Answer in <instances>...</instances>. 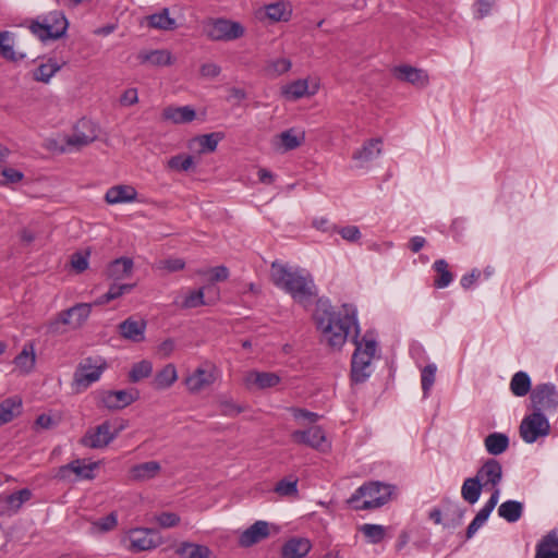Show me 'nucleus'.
Returning <instances> with one entry per match:
<instances>
[{"instance_id":"obj_1","label":"nucleus","mask_w":558,"mask_h":558,"mask_svg":"<svg viewBox=\"0 0 558 558\" xmlns=\"http://www.w3.org/2000/svg\"><path fill=\"white\" fill-rule=\"evenodd\" d=\"M314 319L323 340L336 350L345 343L350 329L354 328L353 342L356 348L351 361V380L354 384L364 383L369 377L367 369L375 355L377 343L366 336L359 340L360 328L355 310L344 304L342 311L337 312L328 300L318 299Z\"/></svg>"},{"instance_id":"obj_2","label":"nucleus","mask_w":558,"mask_h":558,"mask_svg":"<svg viewBox=\"0 0 558 558\" xmlns=\"http://www.w3.org/2000/svg\"><path fill=\"white\" fill-rule=\"evenodd\" d=\"M271 282L283 290L299 304L308 306L317 298V287L313 276L301 268H291L275 260L270 266Z\"/></svg>"},{"instance_id":"obj_3","label":"nucleus","mask_w":558,"mask_h":558,"mask_svg":"<svg viewBox=\"0 0 558 558\" xmlns=\"http://www.w3.org/2000/svg\"><path fill=\"white\" fill-rule=\"evenodd\" d=\"M393 486L380 482H369L359 487L348 499L355 510H369L386 505L392 495Z\"/></svg>"},{"instance_id":"obj_4","label":"nucleus","mask_w":558,"mask_h":558,"mask_svg":"<svg viewBox=\"0 0 558 558\" xmlns=\"http://www.w3.org/2000/svg\"><path fill=\"white\" fill-rule=\"evenodd\" d=\"M92 307V303H77L68 310L61 311L48 322L47 332L62 335L65 332L64 326H69L73 330L81 328L89 317Z\"/></svg>"},{"instance_id":"obj_5","label":"nucleus","mask_w":558,"mask_h":558,"mask_svg":"<svg viewBox=\"0 0 558 558\" xmlns=\"http://www.w3.org/2000/svg\"><path fill=\"white\" fill-rule=\"evenodd\" d=\"M69 23L60 11H53L44 16L43 21H32L29 31L41 41L59 39L65 35Z\"/></svg>"},{"instance_id":"obj_6","label":"nucleus","mask_w":558,"mask_h":558,"mask_svg":"<svg viewBox=\"0 0 558 558\" xmlns=\"http://www.w3.org/2000/svg\"><path fill=\"white\" fill-rule=\"evenodd\" d=\"M204 34L214 41H231L241 38L245 29L241 23L228 19H208L203 24Z\"/></svg>"},{"instance_id":"obj_7","label":"nucleus","mask_w":558,"mask_h":558,"mask_svg":"<svg viewBox=\"0 0 558 558\" xmlns=\"http://www.w3.org/2000/svg\"><path fill=\"white\" fill-rule=\"evenodd\" d=\"M105 368V363L97 365L93 357H86L81 361L73 375L72 387L75 392H82L92 384L96 383L100 378Z\"/></svg>"},{"instance_id":"obj_8","label":"nucleus","mask_w":558,"mask_h":558,"mask_svg":"<svg viewBox=\"0 0 558 558\" xmlns=\"http://www.w3.org/2000/svg\"><path fill=\"white\" fill-rule=\"evenodd\" d=\"M519 432L525 442L532 444L539 437L547 436L550 432V425L544 413L533 411L522 420Z\"/></svg>"},{"instance_id":"obj_9","label":"nucleus","mask_w":558,"mask_h":558,"mask_svg":"<svg viewBox=\"0 0 558 558\" xmlns=\"http://www.w3.org/2000/svg\"><path fill=\"white\" fill-rule=\"evenodd\" d=\"M219 375L217 366L206 362L197 367L191 375L184 379L186 389L191 393H198L215 384Z\"/></svg>"},{"instance_id":"obj_10","label":"nucleus","mask_w":558,"mask_h":558,"mask_svg":"<svg viewBox=\"0 0 558 558\" xmlns=\"http://www.w3.org/2000/svg\"><path fill=\"white\" fill-rule=\"evenodd\" d=\"M123 426H120L114 432H111V423L105 421L100 425L87 429L80 439V444L92 449L105 448L118 436Z\"/></svg>"},{"instance_id":"obj_11","label":"nucleus","mask_w":558,"mask_h":558,"mask_svg":"<svg viewBox=\"0 0 558 558\" xmlns=\"http://www.w3.org/2000/svg\"><path fill=\"white\" fill-rule=\"evenodd\" d=\"M138 397L133 390H101L97 393V405L110 411L122 410Z\"/></svg>"},{"instance_id":"obj_12","label":"nucleus","mask_w":558,"mask_h":558,"mask_svg":"<svg viewBox=\"0 0 558 558\" xmlns=\"http://www.w3.org/2000/svg\"><path fill=\"white\" fill-rule=\"evenodd\" d=\"M534 412L554 411L558 405V393L551 384L537 385L530 396Z\"/></svg>"},{"instance_id":"obj_13","label":"nucleus","mask_w":558,"mask_h":558,"mask_svg":"<svg viewBox=\"0 0 558 558\" xmlns=\"http://www.w3.org/2000/svg\"><path fill=\"white\" fill-rule=\"evenodd\" d=\"M84 462L85 460L83 459H76L65 465L59 466L56 473V478L66 481L70 475L74 473L80 478L93 480L95 476L94 470L98 468V462L89 464H85Z\"/></svg>"},{"instance_id":"obj_14","label":"nucleus","mask_w":558,"mask_h":558,"mask_svg":"<svg viewBox=\"0 0 558 558\" xmlns=\"http://www.w3.org/2000/svg\"><path fill=\"white\" fill-rule=\"evenodd\" d=\"M475 476L485 487L490 486L492 488H495V486H498L501 482L502 466L498 460L489 458L477 470Z\"/></svg>"},{"instance_id":"obj_15","label":"nucleus","mask_w":558,"mask_h":558,"mask_svg":"<svg viewBox=\"0 0 558 558\" xmlns=\"http://www.w3.org/2000/svg\"><path fill=\"white\" fill-rule=\"evenodd\" d=\"M397 80L410 83L415 87L423 88L428 85L429 77L426 71L411 65H399L393 69Z\"/></svg>"},{"instance_id":"obj_16","label":"nucleus","mask_w":558,"mask_h":558,"mask_svg":"<svg viewBox=\"0 0 558 558\" xmlns=\"http://www.w3.org/2000/svg\"><path fill=\"white\" fill-rule=\"evenodd\" d=\"M294 442L305 445L314 449H320L326 441L325 432L320 426L314 425L305 430H294L291 434Z\"/></svg>"},{"instance_id":"obj_17","label":"nucleus","mask_w":558,"mask_h":558,"mask_svg":"<svg viewBox=\"0 0 558 558\" xmlns=\"http://www.w3.org/2000/svg\"><path fill=\"white\" fill-rule=\"evenodd\" d=\"M131 548L134 551H143L156 548L160 544L157 532L147 529H137L131 532Z\"/></svg>"},{"instance_id":"obj_18","label":"nucleus","mask_w":558,"mask_h":558,"mask_svg":"<svg viewBox=\"0 0 558 558\" xmlns=\"http://www.w3.org/2000/svg\"><path fill=\"white\" fill-rule=\"evenodd\" d=\"M97 138L96 131L89 120L82 119L77 122L74 133L68 138L71 146L83 147Z\"/></svg>"},{"instance_id":"obj_19","label":"nucleus","mask_w":558,"mask_h":558,"mask_svg":"<svg viewBox=\"0 0 558 558\" xmlns=\"http://www.w3.org/2000/svg\"><path fill=\"white\" fill-rule=\"evenodd\" d=\"M269 536V524L266 521H256L243 531L239 537L242 547H251Z\"/></svg>"},{"instance_id":"obj_20","label":"nucleus","mask_w":558,"mask_h":558,"mask_svg":"<svg viewBox=\"0 0 558 558\" xmlns=\"http://www.w3.org/2000/svg\"><path fill=\"white\" fill-rule=\"evenodd\" d=\"M134 263L130 257H119L112 260L106 268V276L113 281H120L131 277Z\"/></svg>"},{"instance_id":"obj_21","label":"nucleus","mask_w":558,"mask_h":558,"mask_svg":"<svg viewBox=\"0 0 558 558\" xmlns=\"http://www.w3.org/2000/svg\"><path fill=\"white\" fill-rule=\"evenodd\" d=\"M145 329L146 322L144 319H134L133 317L126 318L119 325L121 336L133 342L144 340Z\"/></svg>"},{"instance_id":"obj_22","label":"nucleus","mask_w":558,"mask_h":558,"mask_svg":"<svg viewBox=\"0 0 558 558\" xmlns=\"http://www.w3.org/2000/svg\"><path fill=\"white\" fill-rule=\"evenodd\" d=\"M312 548L310 539L304 537H292L288 539L282 548V558H303Z\"/></svg>"},{"instance_id":"obj_23","label":"nucleus","mask_w":558,"mask_h":558,"mask_svg":"<svg viewBox=\"0 0 558 558\" xmlns=\"http://www.w3.org/2000/svg\"><path fill=\"white\" fill-rule=\"evenodd\" d=\"M161 470V465L157 461H147L140 464L133 465L129 475L132 481L145 482L156 477Z\"/></svg>"},{"instance_id":"obj_24","label":"nucleus","mask_w":558,"mask_h":558,"mask_svg":"<svg viewBox=\"0 0 558 558\" xmlns=\"http://www.w3.org/2000/svg\"><path fill=\"white\" fill-rule=\"evenodd\" d=\"M137 197V191L131 185H114L111 186L105 195V201L108 204L130 203Z\"/></svg>"},{"instance_id":"obj_25","label":"nucleus","mask_w":558,"mask_h":558,"mask_svg":"<svg viewBox=\"0 0 558 558\" xmlns=\"http://www.w3.org/2000/svg\"><path fill=\"white\" fill-rule=\"evenodd\" d=\"M137 60L144 63H150L156 66L171 65L173 63L172 54L166 49L142 50L137 54Z\"/></svg>"},{"instance_id":"obj_26","label":"nucleus","mask_w":558,"mask_h":558,"mask_svg":"<svg viewBox=\"0 0 558 558\" xmlns=\"http://www.w3.org/2000/svg\"><path fill=\"white\" fill-rule=\"evenodd\" d=\"M196 117L195 110L190 106L183 107H166L162 111V118L175 124H184L192 122Z\"/></svg>"},{"instance_id":"obj_27","label":"nucleus","mask_w":558,"mask_h":558,"mask_svg":"<svg viewBox=\"0 0 558 558\" xmlns=\"http://www.w3.org/2000/svg\"><path fill=\"white\" fill-rule=\"evenodd\" d=\"M245 381L247 385L266 389L277 386L280 383V377L275 373L253 371L246 375Z\"/></svg>"},{"instance_id":"obj_28","label":"nucleus","mask_w":558,"mask_h":558,"mask_svg":"<svg viewBox=\"0 0 558 558\" xmlns=\"http://www.w3.org/2000/svg\"><path fill=\"white\" fill-rule=\"evenodd\" d=\"M535 558H558V536L555 532H549L541 539Z\"/></svg>"},{"instance_id":"obj_29","label":"nucleus","mask_w":558,"mask_h":558,"mask_svg":"<svg viewBox=\"0 0 558 558\" xmlns=\"http://www.w3.org/2000/svg\"><path fill=\"white\" fill-rule=\"evenodd\" d=\"M148 26L161 31H174L178 28L177 21L170 17L169 9L163 8L160 12L147 16Z\"/></svg>"},{"instance_id":"obj_30","label":"nucleus","mask_w":558,"mask_h":558,"mask_svg":"<svg viewBox=\"0 0 558 558\" xmlns=\"http://www.w3.org/2000/svg\"><path fill=\"white\" fill-rule=\"evenodd\" d=\"M381 140L372 138L365 142L361 149L353 153L352 158L361 162H368L380 155L381 153Z\"/></svg>"},{"instance_id":"obj_31","label":"nucleus","mask_w":558,"mask_h":558,"mask_svg":"<svg viewBox=\"0 0 558 558\" xmlns=\"http://www.w3.org/2000/svg\"><path fill=\"white\" fill-rule=\"evenodd\" d=\"M175 554L181 558H210L211 550L205 545L183 542L175 549Z\"/></svg>"},{"instance_id":"obj_32","label":"nucleus","mask_w":558,"mask_h":558,"mask_svg":"<svg viewBox=\"0 0 558 558\" xmlns=\"http://www.w3.org/2000/svg\"><path fill=\"white\" fill-rule=\"evenodd\" d=\"M484 487L476 476L468 477L462 484L461 496L468 504L473 505L478 500Z\"/></svg>"},{"instance_id":"obj_33","label":"nucleus","mask_w":558,"mask_h":558,"mask_svg":"<svg viewBox=\"0 0 558 558\" xmlns=\"http://www.w3.org/2000/svg\"><path fill=\"white\" fill-rule=\"evenodd\" d=\"M487 452L492 456L504 453L509 447V437L502 433H492L484 439Z\"/></svg>"},{"instance_id":"obj_34","label":"nucleus","mask_w":558,"mask_h":558,"mask_svg":"<svg viewBox=\"0 0 558 558\" xmlns=\"http://www.w3.org/2000/svg\"><path fill=\"white\" fill-rule=\"evenodd\" d=\"M62 65L56 59L49 58L47 62L40 63L33 71V80L41 83H49L51 77L61 70Z\"/></svg>"},{"instance_id":"obj_35","label":"nucleus","mask_w":558,"mask_h":558,"mask_svg":"<svg viewBox=\"0 0 558 558\" xmlns=\"http://www.w3.org/2000/svg\"><path fill=\"white\" fill-rule=\"evenodd\" d=\"M433 269L436 272L434 277V287L442 289L448 287L453 280V274L449 269V265L445 259H437L433 264Z\"/></svg>"},{"instance_id":"obj_36","label":"nucleus","mask_w":558,"mask_h":558,"mask_svg":"<svg viewBox=\"0 0 558 558\" xmlns=\"http://www.w3.org/2000/svg\"><path fill=\"white\" fill-rule=\"evenodd\" d=\"M178 379L177 368L173 364L165 365L154 377L153 385L156 389H167Z\"/></svg>"},{"instance_id":"obj_37","label":"nucleus","mask_w":558,"mask_h":558,"mask_svg":"<svg viewBox=\"0 0 558 558\" xmlns=\"http://www.w3.org/2000/svg\"><path fill=\"white\" fill-rule=\"evenodd\" d=\"M22 400L17 397L8 398L0 403V426L11 422L19 414Z\"/></svg>"},{"instance_id":"obj_38","label":"nucleus","mask_w":558,"mask_h":558,"mask_svg":"<svg viewBox=\"0 0 558 558\" xmlns=\"http://www.w3.org/2000/svg\"><path fill=\"white\" fill-rule=\"evenodd\" d=\"M523 513V505L520 501L508 500L502 502L498 508V514L506 521L517 522Z\"/></svg>"},{"instance_id":"obj_39","label":"nucleus","mask_w":558,"mask_h":558,"mask_svg":"<svg viewBox=\"0 0 558 558\" xmlns=\"http://www.w3.org/2000/svg\"><path fill=\"white\" fill-rule=\"evenodd\" d=\"M265 14L272 22L288 21L292 14V10L289 3L279 1L266 5Z\"/></svg>"},{"instance_id":"obj_40","label":"nucleus","mask_w":558,"mask_h":558,"mask_svg":"<svg viewBox=\"0 0 558 558\" xmlns=\"http://www.w3.org/2000/svg\"><path fill=\"white\" fill-rule=\"evenodd\" d=\"M278 137L281 147H283L286 151L293 150L300 147L305 142L304 132H295L294 129H289L287 131L281 132Z\"/></svg>"},{"instance_id":"obj_41","label":"nucleus","mask_w":558,"mask_h":558,"mask_svg":"<svg viewBox=\"0 0 558 558\" xmlns=\"http://www.w3.org/2000/svg\"><path fill=\"white\" fill-rule=\"evenodd\" d=\"M531 378L525 372L515 373L510 381V390L517 397H524L531 390Z\"/></svg>"},{"instance_id":"obj_42","label":"nucleus","mask_w":558,"mask_h":558,"mask_svg":"<svg viewBox=\"0 0 558 558\" xmlns=\"http://www.w3.org/2000/svg\"><path fill=\"white\" fill-rule=\"evenodd\" d=\"M36 357L33 343H26L21 353L14 359L15 365L25 373L33 369Z\"/></svg>"},{"instance_id":"obj_43","label":"nucleus","mask_w":558,"mask_h":558,"mask_svg":"<svg viewBox=\"0 0 558 558\" xmlns=\"http://www.w3.org/2000/svg\"><path fill=\"white\" fill-rule=\"evenodd\" d=\"M222 138L223 134L221 132H214L195 137L194 142L199 145V153H213Z\"/></svg>"},{"instance_id":"obj_44","label":"nucleus","mask_w":558,"mask_h":558,"mask_svg":"<svg viewBox=\"0 0 558 558\" xmlns=\"http://www.w3.org/2000/svg\"><path fill=\"white\" fill-rule=\"evenodd\" d=\"M307 82L305 80H298L282 87V95L291 100L302 98L307 93Z\"/></svg>"},{"instance_id":"obj_45","label":"nucleus","mask_w":558,"mask_h":558,"mask_svg":"<svg viewBox=\"0 0 558 558\" xmlns=\"http://www.w3.org/2000/svg\"><path fill=\"white\" fill-rule=\"evenodd\" d=\"M153 373V364L150 361L143 360L137 363H135L130 373H129V379L131 383H138L144 378H147Z\"/></svg>"},{"instance_id":"obj_46","label":"nucleus","mask_w":558,"mask_h":558,"mask_svg":"<svg viewBox=\"0 0 558 558\" xmlns=\"http://www.w3.org/2000/svg\"><path fill=\"white\" fill-rule=\"evenodd\" d=\"M359 530L372 544L380 543L386 536V527L379 524L366 523L361 525Z\"/></svg>"},{"instance_id":"obj_47","label":"nucleus","mask_w":558,"mask_h":558,"mask_svg":"<svg viewBox=\"0 0 558 558\" xmlns=\"http://www.w3.org/2000/svg\"><path fill=\"white\" fill-rule=\"evenodd\" d=\"M10 39V32H0V56L11 61H17L24 58V54L16 56L12 45L8 41Z\"/></svg>"},{"instance_id":"obj_48","label":"nucleus","mask_w":558,"mask_h":558,"mask_svg":"<svg viewBox=\"0 0 558 558\" xmlns=\"http://www.w3.org/2000/svg\"><path fill=\"white\" fill-rule=\"evenodd\" d=\"M274 492L277 493L281 497H290V496H296L298 495V478L294 480H288L282 478L280 480L275 488Z\"/></svg>"},{"instance_id":"obj_49","label":"nucleus","mask_w":558,"mask_h":558,"mask_svg":"<svg viewBox=\"0 0 558 558\" xmlns=\"http://www.w3.org/2000/svg\"><path fill=\"white\" fill-rule=\"evenodd\" d=\"M437 367L435 364H427L421 373V384L424 396H427L436 378Z\"/></svg>"},{"instance_id":"obj_50","label":"nucleus","mask_w":558,"mask_h":558,"mask_svg":"<svg viewBox=\"0 0 558 558\" xmlns=\"http://www.w3.org/2000/svg\"><path fill=\"white\" fill-rule=\"evenodd\" d=\"M194 165L190 155H175L168 160V167L175 171H189Z\"/></svg>"},{"instance_id":"obj_51","label":"nucleus","mask_w":558,"mask_h":558,"mask_svg":"<svg viewBox=\"0 0 558 558\" xmlns=\"http://www.w3.org/2000/svg\"><path fill=\"white\" fill-rule=\"evenodd\" d=\"M118 281H113L112 284H110L108 291L106 292L105 300H116L120 296H122L125 293H130L134 288L135 283H117Z\"/></svg>"},{"instance_id":"obj_52","label":"nucleus","mask_w":558,"mask_h":558,"mask_svg":"<svg viewBox=\"0 0 558 558\" xmlns=\"http://www.w3.org/2000/svg\"><path fill=\"white\" fill-rule=\"evenodd\" d=\"M291 69V62L289 59L280 58L268 63L266 72L270 76H279Z\"/></svg>"},{"instance_id":"obj_53","label":"nucleus","mask_w":558,"mask_h":558,"mask_svg":"<svg viewBox=\"0 0 558 558\" xmlns=\"http://www.w3.org/2000/svg\"><path fill=\"white\" fill-rule=\"evenodd\" d=\"M219 410L222 415L236 416L244 411V408L236 404L232 399L222 398L219 400Z\"/></svg>"},{"instance_id":"obj_54","label":"nucleus","mask_w":558,"mask_h":558,"mask_svg":"<svg viewBox=\"0 0 558 558\" xmlns=\"http://www.w3.org/2000/svg\"><path fill=\"white\" fill-rule=\"evenodd\" d=\"M24 178V174L13 168H3L0 170V184L17 183Z\"/></svg>"},{"instance_id":"obj_55","label":"nucleus","mask_w":558,"mask_h":558,"mask_svg":"<svg viewBox=\"0 0 558 558\" xmlns=\"http://www.w3.org/2000/svg\"><path fill=\"white\" fill-rule=\"evenodd\" d=\"M32 497V492L28 488L20 489L13 494H11L7 501L9 505L13 507H21L24 502L28 501Z\"/></svg>"},{"instance_id":"obj_56","label":"nucleus","mask_w":558,"mask_h":558,"mask_svg":"<svg viewBox=\"0 0 558 558\" xmlns=\"http://www.w3.org/2000/svg\"><path fill=\"white\" fill-rule=\"evenodd\" d=\"M204 304L205 302L203 289L190 292V294L186 295L183 301V307L185 308H195Z\"/></svg>"},{"instance_id":"obj_57","label":"nucleus","mask_w":558,"mask_h":558,"mask_svg":"<svg viewBox=\"0 0 558 558\" xmlns=\"http://www.w3.org/2000/svg\"><path fill=\"white\" fill-rule=\"evenodd\" d=\"M156 520L158 524L165 529L177 526L180 523V517L173 512H162Z\"/></svg>"},{"instance_id":"obj_58","label":"nucleus","mask_w":558,"mask_h":558,"mask_svg":"<svg viewBox=\"0 0 558 558\" xmlns=\"http://www.w3.org/2000/svg\"><path fill=\"white\" fill-rule=\"evenodd\" d=\"M185 262L182 258H169L160 262L159 268L166 269L170 272L182 270Z\"/></svg>"},{"instance_id":"obj_59","label":"nucleus","mask_w":558,"mask_h":558,"mask_svg":"<svg viewBox=\"0 0 558 558\" xmlns=\"http://www.w3.org/2000/svg\"><path fill=\"white\" fill-rule=\"evenodd\" d=\"M342 239L349 242H355L361 238V232L355 226H347L338 230Z\"/></svg>"},{"instance_id":"obj_60","label":"nucleus","mask_w":558,"mask_h":558,"mask_svg":"<svg viewBox=\"0 0 558 558\" xmlns=\"http://www.w3.org/2000/svg\"><path fill=\"white\" fill-rule=\"evenodd\" d=\"M291 412L295 420H306L310 423H315L319 420V415L317 413L307 411L305 409L292 408Z\"/></svg>"},{"instance_id":"obj_61","label":"nucleus","mask_w":558,"mask_h":558,"mask_svg":"<svg viewBox=\"0 0 558 558\" xmlns=\"http://www.w3.org/2000/svg\"><path fill=\"white\" fill-rule=\"evenodd\" d=\"M199 72L203 77L215 78L220 74L221 68L214 62H207L202 64Z\"/></svg>"},{"instance_id":"obj_62","label":"nucleus","mask_w":558,"mask_h":558,"mask_svg":"<svg viewBox=\"0 0 558 558\" xmlns=\"http://www.w3.org/2000/svg\"><path fill=\"white\" fill-rule=\"evenodd\" d=\"M71 265L77 272L84 271L88 267L87 256L74 253L71 257Z\"/></svg>"},{"instance_id":"obj_63","label":"nucleus","mask_w":558,"mask_h":558,"mask_svg":"<svg viewBox=\"0 0 558 558\" xmlns=\"http://www.w3.org/2000/svg\"><path fill=\"white\" fill-rule=\"evenodd\" d=\"M96 525L104 532L112 530L117 525V515L111 512L107 517L99 519Z\"/></svg>"},{"instance_id":"obj_64","label":"nucleus","mask_w":558,"mask_h":558,"mask_svg":"<svg viewBox=\"0 0 558 558\" xmlns=\"http://www.w3.org/2000/svg\"><path fill=\"white\" fill-rule=\"evenodd\" d=\"M174 349H175V341L171 338H168L158 345L157 352L162 357H169L172 354V352L174 351Z\"/></svg>"}]
</instances>
